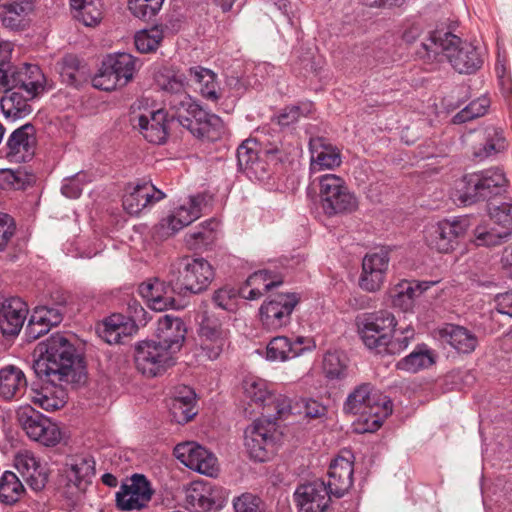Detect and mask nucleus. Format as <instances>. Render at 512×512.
<instances>
[{
  "instance_id": "nucleus-1",
  "label": "nucleus",
  "mask_w": 512,
  "mask_h": 512,
  "mask_svg": "<svg viewBox=\"0 0 512 512\" xmlns=\"http://www.w3.org/2000/svg\"><path fill=\"white\" fill-rule=\"evenodd\" d=\"M39 357L33 369L40 379L51 383H80L85 377V367L77 356L73 344L62 334H53L37 345Z\"/></svg>"
},
{
  "instance_id": "nucleus-2",
  "label": "nucleus",
  "mask_w": 512,
  "mask_h": 512,
  "mask_svg": "<svg viewBox=\"0 0 512 512\" xmlns=\"http://www.w3.org/2000/svg\"><path fill=\"white\" fill-rule=\"evenodd\" d=\"M421 47L423 51H417L421 57L434 60L443 54L459 73H473L483 64L481 53L473 44L449 32H433Z\"/></svg>"
},
{
  "instance_id": "nucleus-3",
  "label": "nucleus",
  "mask_w": 512,
  "mask_h": 512,
  "mask_svg": "<svg viewBox=\"0 0 512 512\" xmlns=\"http://www.w3.org/2000/svg\"><path fill=\"white\" fill-rule=\"evenodd\" d=\"M343 411L359 415L361 427H357V431L374 432L392 413V402L386 395L374 389L370 383H363L347 396Z\"/></svg>"
},
{
  "instance_id": "nucleus-4",
  "label": "nucleus",
  "mask_w": 512,
  "mask_h": 512,
  "mask_svg": "<svg viewBox=\"0 0 512 512\" xmlns=\"http://www.w3.org/2000/svg\"><path fill=\"white\" fill-rule=\"evenodd\" d=\"M214 278L212 265L204 258L183 257L170 266V279L178 294L200 293Z\"/></svg>"
},
{
  "instance_id": "nucleus-5",
  "label": "nucleus",
  "mask_w": 512,
  "mask_h": 512,
  "mask_svg": "<svg viewBox=\"0 0 512 512\" xmlns=\"http://www.w3.org/2000/svg\"><path fill=\"white\" fill-rule=\"evenodd\" d=\"M140 66V60L129 53L108 55L92 79L93 87L103 91L124 87L132 81Z\"/></svg>"
},
{
  "instance_id": "nucleus-6",
  "label": "nucleus",
  "mask_w": 512,
  "mask_h": 512,
  "mask_svg": "<svg viewBox=\"0 0 512 512\" xmlns=\"http://www.w3.org/2000/svg\"><path fill=\"white\" fill-rule=\"evenodd\" d=\"M318 185L320 205L326 215L334 216L357 210V197L339 175L324 174L318 178Z\"/></svg>"
},
{
  "instance_id": "nucleus-7",
  "label": "nucleus",
  "mask_w": 512,
  "mask_h": 512,
  "mask_svg": "<svg viewBox=\"0 0 512 512\" xmlns=\"http://www.w3.org/2000/svg\"><path fill=\"white\" fill-rule=\"evenodd\" d=\"M245 396L262 408L264 418H273L274 420L284 418L292 411L291 400L283 395L272 391L267 381L248 377L243 382Z\"/></svg>"
},
{
  "instance_id": "nucleus-8",
  "label": "nucleus",
  "mask_w": 512,
  "mask_h": 512,
  "mask_svg": "<svg viewBox=\"0 0 512 512\" xmlns=\"http://www.w3.org/2000/svg\"><path fill=\"white\" fill-rule=\"evenodd\" d=\"M276 420L273 418L256 419L244 433V445L251 459L264 462L275 451Z\"/></svg>"
},
{
  "instance_id": "nucleus-9",
  "label": "nucleus",
  "mask_w": 512,
  "mask_h": 512,
  "mask_svg": "<svg viewBox=\"0 0 512 512\" xmlns=\"http://www.w3.org/2000/svg\"><path fill=\"white\" fill-rule=\"evenodd\" d=\"M173 118L179 124L189 130L194 135H203L207 132V127L216 124L219 118L216 115L208 114L202 107L188 94L174 96L169 100Z\"/></svg>"
},
{
  "instance_id": "nucleus-10",
  "label": "nucleus",
  "mask_w": 512,
  "mask_h": 512,
  "mask_svg": "<svg viewBox=\"0 0 512 512\" xmlns=\"http://www.w3.org/2000/svg\"><path fill=\"white\" fill-rule=\"evenodd\" d=\"M356 324L365 346L377 352L385 345L387 336L394 331L397 322L389 311H378L359 315L356 318Z\"/></svg>"
},
{
  "instance_id": "nucleus-11",
  "label": "nucleus",
  "mask_w": 512,
  "mask_h": 512,
  "mask_svg": "<svg viewBox=\"0 0 512 512\" xmlns=\"http://www.w3.org/2000/svg\"><path fill=\"white\" fill-rule=\"evenodd\" d=\"M300 301L296 293L269 296L259 308V320L269 331H276L291 322L292 313Z\"/></svg>"
},
{
  "instance_id": "nucleus-12",
  "label": "nucleus",
  "mask_w": 512,
  "mask_h": 512,
  "mask_svg": "<svg viewBox=\"0 0 512 512\" xmlns=\"http://www.w3.org/2000/svg\"><path fill=\"white\" fill-rule=\"evenodd\" d=\"M135 364L144 376L156 377L175 364V356L156 340H146L135 348Z\"/></svg>"
},
{
  "instance_id": "nucleus-13",
  "label": "nucleus",
  "mask_w": 512,
  "mask_h": 512,
  "mask_svg": "<svg viewBox=\"0 0 512 512\" xmlns=\"http://www.w3.org/2000/svg\"><path fill=\"white\" fill-rule=\"evenodd\" d=\"M207 205V197L204 194L189 197L186 204L179 206L159 222L155 229L157 237L165 239L174 235L201 217Z\"/></svg>"
},
{
  "instance_id": "nucleus-14",
  "label": "nucleus",
  "mask_w": 512,
  "mask_h": 512,
  "mask_svg": "<svg viewBox=\"0 0 512 512\" xmlns=\"http://www.w3.org/2000/svg\"><path fill=\"white\" fill-rule=\"evenodd\" d=\"M507 183L502 170L498 168L488 169L466 177V190L463 202L472 204L479 200H486L500 193Z\"/></svg>"
},
{
  "instance_id": "nucleus-15",
  "label": "nucleus",
  "mask_w": 512,
  "mask_h": 512,
  "mask_svg": "<svg viewBox=\"0 0 512 512\" xmlns=\"http://www.w3.org/2000/svg\"><path fill=\"white\" fill-rule=\"evenodd\" d=\"M227 499V492L208 481H193L184 490V507L191 512H207L219 508Z\"/></svg>"
},
{
  "instance_id": "nucleus-16",
  "label": "nucleus",
  "mask_w": 512,
  "mask_h": 512,
  "mask_svg": "<svg viewBox=\"0 0 512 512\" xmlns=\"http://www.w3.org/2000/svg\"><path fill=\"white\" fill-rule=\"evenodd\" d=\"M200 347L205 355L217 359L229 345L230 331L213 315L205 314L198 328Z\"/></svg>"
},
{
  "instance_id": "nucleus-17",
  "label": "nucleus",
  "mask_w": 512,
  "mask_h": 512,
  "mask_svg": "<svg viewBox=\"0 0 512 512\" xmlns=\"http://www.w3.org/2000/svg\"><path fill=\"white\" fill-rule=\"evenodd\" d=\"M44 76L37 65L23 64L4 68L2 86L36 97L43 90Z\"/></svg>"
},
{
  "instance_id": "nucleus-18",
  "label": "nucleus",
  "mask_w": 512,
  "mask_h": 512,
  "mask_svg": "<svg viewBox=\"0 0 512 512\" xmlns=\"http://www.w3.org/2000/svg\"><path fill=\"white\" fill-rule=\"evenodd\" d=\"M468 226L467 219L440 221L427 229V244L440 253H448L453 250L456 240L466 233Z\"/></svg>"
},
{
  "instance_id": "nucleus-19",
  "label": "nucleus",
  "mask_w": 512,
  "mask_h": 512,
  "mask_svg": "<svg viewBox=\"0 0 512 512\" xmlns=\"http://www.w3.org/2000/svg\"><path fill=\"white\" fill-rule=\"evenodd\" d=\"M175 457L186 467L207 476L218 472L217 458L213 453L195 442H185L174 448Z\"/></svg>"
},
{
  "instance_id": "nucleus-20",
  "label": "nucleus",
  "mask_w": 512,
  "mask_h": 512,
  "mask_svg": "<svg viewBox=\"0 0 512 512\" xmlns=\"http://www.w3.org/2000/svg\"><path fill=\"white\" fill-rule=\"evenodd\" d=\"M334 497L322 480H315L297 487L294 499L299 512H327Z\"/></svg>"
},
{
  "instance_id": "nucleus-21",
  "label": "nucleus",
  "mask_w": 512,
  "mask_h": 512,
  "mask_svg": "<svg viewBox=\"0 0 512 512\" xmlns=\"http://www.w3.org/2000/svg\"><path fill=\"white\" fill-rule=\"evenodd\" d=\"M153 495V490L147 478L141 474L131 477L129 484H123L116 493V504L120 510H140L147 506Z\"/></svg>"
},
{
  "instance_id": "nucleus-22",
  "label": "nucleus",
  "mask_w": 512,
  "mask_h": 512,
  "mask_svg": "<svg viewBox=\"0 0 512 512\" xmlns=\"http://www.w3.org/2000/svg\"><path fill=\"white\" fill-rule=\"evenodd\" d=\"M36 131L32 124H24L15 129L8 137L3 148L6 159L10 162H26L35 153Z\"/></svg>"
},
{
  "instance_id": "nucleus-23",
  "label": "nucleus",
  "mask_w": 512,
  "mask_h": 512,
  "mask_svg": "<svg viewBox=\"0 0 512 512\" xmlns=\"http://www.w3.org/2000/svg\"><path fill=\"white\" fill-rule=\"evenodd\" d=\"M388 265L389 255L386 250L367 253L362 261L360 287L367 292L378 291L384 283Z\"/></svg>"
},
{
  "instance_id": "nucleus-24",
  "label": "nucleus",
  "mask_w": 512,
  "mask_h": 512,
  "mask_svg": "<svg viewBox=\"0 0 512 512\" xmlns=\"http://www.w3.org/2000/svg\"><path fill=\"white\" fill-rule=\"evenodd\" d=\"M14 467L34 491L42 490L48 481L47 464L27 449L20 450L14 456Z\"/></svg>"
},
{
  "instance_id": "nucleus-25",
  "label": "nucleus",
  "mask_w": 512,
  "mask_h": 512,
  "mask_svg": "<svg viewBox=\"0 0 512 512\" xmlns=\"http://www.w3.org/2000/svg\"><path fill=\"white\" fill-rule=\"evenodd\" d=\"M64 301L56 305H40L34 308L26 327V335L29 340H36L48 333L54 326L63 320Z\"/></svg>"
},
{
  "instance_id": "nucleus-26",
  "label": "nucleus",
  "mask_w": 512,
  "mask_h": 512,
  "mask_svg": "<svg viewBox=\"0 0 512 512\" xmlns=\"http://www.w3.org/2000/svg\"><path fill=\"white\" fill-rule=\"evenodd\" d=\"M336 457L329 466L328 490L335 498L343 497L353 483V456L350 452Z\"/></svg>"
},
{
  "instance_id": "nucleus-27",
  "label": "nucleus",
  "mask_w": 512,
  "mask_h": 512,
  "mask_svg": "<svg viewBox=\"0 0 512 512\" xmlns=\"http://www.w3.org/2000/svg\"><path fill=\"white\" fill-rule=\"evenodd\" d=\"M315 347V341L309 337L299 336L292 342L287 337L277 336L267 345L266 355L271 361H286L312 351Z\"/></svg>"
},
{
  "instance_id": "nucleus-28",
  "label": "nucleus",
  "mask_w": 512,
  "mask_h": 512,
  "mask_svg": "<svg viewBox=\"0 0 512 512\" xmlns=\"http://www.w3.org/2000/svg\"><path fill=\"white\" fill-rule=\"evenodd\" d=\"M95 475V461L89 456L73 458L66 465L65 477L69 488V497L82 493Z\"/></svg>"
},
{
  "instance_id": "nucleus-29",
  "label": "nucleus",
  "mask_w": 512,
  "mask_h": 512,
  "mask_svg": "<svg viewBox=\"0 0 512 512\" xmlns=\"http://www.w3.org/2000/svg\"><path fill=\"white\" fill-rule=\"evenodd\" d=\"M140 295L145 298L151 307L156 311H163L174 306V293H177L174 285L171 283L170 272L168 273V283L157 278L142 283L139 286Z\"/></svg>"
},
{
  "instance_id": "nucleus-30",
  "label": "nucleus",
  "mask_w": 512,
  "mask_h": 512,
  "mask_svg": "<svg viewBox=\"0 0 512 512\" xmlns=\"http://www.w3.org/2000/svg\"><path fill=\"white\" fill-rule=\"evenodd\" d=\"M187 86L194 88L204 99L217 102L222 98V90L217 74L202 66H192L187 71Z\"/></svg>"
},
{
  "instance_id": "nucleus-31",
  "label": "nucleus",
  "mask_w": 512,
  "mask_h": 512,
  "mask_svg": "<svg viewBox=\"0 0 512 512\" xmlns=\"http://www.w3.org/2000/svg\"><path fill=\"white\" fill-rule=\"evenodd\" d=\"M134 127H137L143 137L154 144H162L168 135L167 113L163 109L140 114L133 119Z\"/></svg>"
},
{
  "instance_id": "nucleus-32",
  "label": "nucleus",
  "mask_w": 512,
  "mask_h": 512,
  "mask_svg": "<svg viewBox=\"0 0 512 512\" xmlns=\"http://www.w3.org/2000/svg\"><path fill=\"white\" fill-rule=\"evenodd\" d=\"M33 10V0H0V20L12 30L25 29Z\"/></svg>"
},
{
  "instance_id": "nucleus-33",
  "label": "nucleus",
  "mask_w": 512,
  "mask_h": 512,
  "mask_svg": "<svg viewBox=\"0 0 512 512\" xmlns=\"http://www.w3.org/2000/svg\"><path fill=\"white\" fill-rule=\"evenodd\" d=\"M138 330L135 320L121 314H113L97 327V333L109 344H121Z\"/></svg>"
},
{
  "instance_id": "nucleus-34",
  "label": "nucleus",
  "mask_w": 512,
  "mask_h": 512,
  "mask_svg": "<svg viewBox=\"0 0 512 512\" xmlns=\"http://www.w3.org/2000/svg\"><path fill=\"white\" fill-rule=\"evenodd\" d=\"M186 328L180 318L165 315L158 320L157 338L172 355H176L185 340Z\"/></svg>"
},
{
  "instance_id": "nucleus-35",
  "label": "nucleus",
  "mask_w": 512,
  "mask_h": 512,
  "mask_svg": "<svg viewBox=\"0 0 512 512\" xmlns=\"http://www.w3.org/2000/svg\"><path fill=\"white\" fill-rule=\"evenodd\" d=\"M165 194L156 189L151 183H138L123 198V207L131 215L140 213L149 205L162 200Z\"/></svg>"
},
{
  "instance_id": "nucleus-36",
  "label": "nucleus",
  "mask_w": 512,
  "mask_h": 512,
  "mask_svg": "<svg viewBox=\"0 0 512 512\" xmlns=\"http://www.w3.org/2000/svg\"><path fill=\"white\" fill-rule=\"evenodd\" d=\"M28 308L26 303L18 298L6 299L0 309V329L4 335H17L26 319Z\"/></svg>"
},
{
  "instance_id": "nucleus-37",
  "label": "nucleus",
  "mask_w": 512,
  "mask_h": 512,
  "mask_svg": "<svg viewBox=\"0 0 512 512\" xmlns=\"http://www.w3.org/2000/svg\"><path fill=\"white\" fill-rule=\"evenodd\" d=\"M282 278L267 270H260L250 275L239 289V295L247 300H257L266 292L282 284Z\"/></svg>"
},
{
  "instance_id": "nucleus-38",
  "label": "nucleus",
  "mask_w": 512,
  "mask_h": 512,
  "mask_svg": "<svg viewBox=\"0 0 512 512\" xmlns=\"http://www.w3.org/2000/svg\"><path fill=\"white\" fill-rule=\"evenodd\" d=\"M168 406L174 422L187 423L196 415L195 392L188 386L176 388Z\"/></svg>"
},
{
  "instance_id": "nucleus-39",
  "label": "nucleus",
  "mask_w": 512,
  "mask_h": 512,
  "mask_svg": "<svg viewBox=\"0 0 512 512\" xmlns=\"http://www.w3.org/2000/svg\"><path fill=\"white\" fill-rule=\"evenodd\" d=\"M27 388V379L24 372L14 366L8 365L0 369V396L5 400L20 399Z\"/></svg>"
},
{
  "instance_id": "nucleus-40",
  "label": "nucleus",
  "mask_w": 512,
  "mask_h": 512,
  "mask_svg": "<svg viewBox=\"0 0 512 512\" xmlns=\"http://www.w3.org/2000/svg\"><path fill=\"white\" fill-rule=\"evenodd\" d=\"M64 383H51L41 387L40 390L32 389L30 393L31 401L46 411H55L62 408L67 400Z\"/></svg>"
},
{
  "instance_id": "nucleus-41",
  "label": "nucleus",
  "mask_w": 512,
  "mask_h": 512,
  "mask_svg": "<svg viewBox=\"0 0 512 512\" xmlns=\"http://www.w3.org/2000/svg\"><path fill=\"white\" fill-rule=\"evenodd\" d=\"M35 97H27V93L6 88L0 99V107L6 118L22 119L32 112L29 101Z\"/></svg>"
},
{
  "instance_id": "nucleus-42",
  "label": "nucleus",
  "mask_w": 512,
  "mask_h": 512,
  "mask_svg": "<svg viewBox=\"0 0 512 512\" xmlns=\"http://www.w3.org/2000/svg\"><path fill=\"white\" fill-rule=\"evenodd\" d=\"M310 171L318 173L324 170H333L342 163L340 150L330 144L311 143Z\"/></svg>"
},
{
  "instance_id": "nucleus-43",
  "label": "nucleus",
  "mask_w": 512,
  "mask_h": 512,
  "mask_svg": "<svg viewBox=\"0 0 512 512\" xmlns=\"http://www.w3.org/2000/svg\"><path fill=\"white\" fill-rule=\"evenodd\" d=\"M479 144L474 147L473 154L476 158H486L495 153L501 152L506 147L505 137L500 128L488 126L477 134Z\"/></svg>"
},
{
  "instance_id": "nucleus-44",
  "label": "nucleus",
  "mask_w": 512,
  "mask_h": 512,
  "mask_svg": "<svg viewBox=\"0 0 512 512\" xmlns=\"http://www.w3.org/2000/svg\"><path fill=\"white\" fill-rule=\"evenodd\" d=\"M154 80L160 90L171 94V99L174 96L186 94L184 91L187 86V75L171 67H159L154 74Z\"/></svg>"
},
{
  "instance_id": "nucleus-45",
  "label": "nucleus",
  "mask_w": 512,
  "mask_h": 512,
  "mask_svg": "<svg viewBox=\"0 0 512 512\" xmlns=\"http://www.w3.org/2000/svg\"><path fill=\"white\" fill-rule=\"evenodd\" d=\"M70 6L75 19L85 26L98 25L103 17L101 0H70Z\"/></svg>"
},
{
  "instance_id": "nucleus-46",
  "label": "nucleus",
  "mask_w": 512,
  "mask_h": 512,
  "mask_svg": "<svg viewBox=\"0 0 512 512\" xmlns=\"http://www.w3.org/2000/svg\"><path fill=\"white\" fill-rule=\"evenodd\" d=\"M442 337L457 351L471 353L475 350L478 339L471 331L462 326L449 325L442 330Z\"/></svg>"
},
{
  "instance_id": "nucleus-47",
  "label": "nucleus",
  "mask_w": 512,
  "mask_h": 512,
  "mask_svg": "<svg viewBox=\"0 0 512 512\" xmlns=\"http://www.w3.org/2000/svg\"><path fill=\"white\" fill-rule=\"evenodd\" d=\"M435 363V356L426 345L418 346L409 355L397 362L396 368L409 373L427 369Z\"/></svg>"
},
{
  "instance_id": "nucleus-48",
  "label": "nucleus",
  "mask_w": 512,
  "mask_h": 512,
  "mask_svg": "<svg viewBox=\"0 0 512 512\" xmlns=\"http://www.w3.org/2000/svg\"><path fill=\"white\" fill-rule=\"evenodd\" d=\"M26 490L18 476L12 471H5L0 477V502L12 506L19 502Z\"/></svg>"
},
{
  "instance_id": "nucleus-49",
  "label": "nucleus",
  "mask_w": 512,
  "mask_h": 512,
  "mask_svg": "<svg viewBox=\"0 0 512 512\" xmlns=\"http://www.w3.org/2000/svg\"><path fill=\"white\" fill-rule=\"evenodd\" d=\"M349 360L339 351H329L323 359V371L330 380H341L348 375Z\"/></svg>"
},
{
  "instance_id": "nucleus-50",
  "label": "nucleus",
  "mask_w": 512,
  "mask_h": 512,
  "mask_svg": "<svg viewBox=\"0 0 512 512\" xmlns=\"http://www.w3.org/2000/svg\"><path fill=\"white\" fill-rule=\"evenodd\" d=\"M45 416L33 409L31 406H26L18 410L17 420L21 427L25 430L28 437L35 441L36 437L42 432Z\"/></svg>"
},
{
  "instance_id": "nucleus-51",
  "label": "nucleus",
  "mask_w": 512,
  "mask_h": 512,
  "mask_svg": "<svg viewBox=\"0 0 512 512\" xmlns=\"http://www.w3.org/2000/svg\"><path fill=\"white\" fill-rule=\"evenodd\" d=\"M218 226L219 223L215 219L202 222L193 232L186 234V243L195 248L212 243L215 239V232Z\"/></svg>"
},
{
  "instance_id": "nucleus-52",
  "label": "nucleus",
  "mask_w": 512,
  "mask_h": 512,
  "mask_svg": "<svg viewBox=\"0 0 512 512\" xmlns=\"http://www.w3.org/2000/svg\"><path fill=\"white\" fill-rule=\"evenodd\" d=\"M34 180V175L28 173L24 168L0 170V187L3 189H24Z\"/></svg>"
},
{
  "instance_id": "nucleus-53",
  "label": "nucleus",
  "mask_w": 512,
  "mask_h": 512,
  "mask_svg": "<svg viewBox=\"0 0 512 512\" xmlns=\"http://www.w3.org/2000/svg\"><path fill=\"white\" fill-rule=\"evenodd\" d=\"M238 166L241 170L256 173L261 163L258 159V144L255 140H245L237 149Z\"/></svg>"
},
{
  "instance_id": "nucleus-54",
  "label": "nucleus",
  "mask_w": 512,
  "mask_h": 512,
  "mask_svg": "<svg viewBox=\"0 0 512 512\" xmlns=\"http://www.w3.org/2000/svg\"><path fill=\"white\" fill-rule=\"evenodd\" d=\"M164 38L162 28L155 26L148 30H142L135 35L134 43L137 50L141 53L154 52L161 44Z\"/></svg>"
},
{
  "instance_id": "nucleus-55",
  "label": "nucleus",
  "mask_w": 512,
  "mask_h": 512,
  "mask_svg": "<svg viewBox=\"0 0 512 512\" xmlns=\"http://www.w3.org/2000/svg\"><path fill=\"white\" fill-rule=\"evenodd\" d=\"M509 235V230H501L496 225L489 228L479 225L475 229V242L478 246H496L501 244Z\"/></svg>"
},
{
  "instance_id": "nucleus-56",
  "label": "nucleus",
  "mask_w": 512,
  "mask_h": 512,
  "mask_svg": "<svg viewBox=\"0 0 512 512\" xmlns=\"http://www.w3.org/2000/svg\"><path fill=\"white\" fill-rule=\"evenodd\" d=\"M490 101L486 97H480L471 101L465 108L453 116L454 124H462L477 117L483 116L489 107Z\"/></svg>"
},
{
  "instance_id": "nucleus-57",
  "label": "nucleus",
  "mask_w": 512,
  "mask_h": 512,
  "mask_svg": "<svg viewBox=\"0 0 512 512\" xmlns=\"http://www.w3.org/2000/svg\"><path fill=\"white\" fill-rule=\"evenodd\" d=\"M313 109L312 102H302L298 105L287 106L277 116V124L281 127H287L297 122L300 117L308 116Z\"/></svg>"
},
{
  "instance_id": "nucleus-58",
  "label": "nucleus",
  "mask_w": 512,
  "mask_h": 512,
  "mask_svg": "<svg viewBox=\"0 0 512 512\" xmlns=\"http://www.w3.org/2000/svg\"><path fill=\"white\" fill-rule=\"evenodd\" d=\"M413 336L414 331L411 328H406L400 333V335L395 336L393 339H391L390 336H387L385 345L380 347L376 353L388 355L400 354L408 347Z\"/></svg>"
},
{
  "instance_id": "nucleus-59",
  "label": "nucleus",
  "mask_w": 512,
  "mask_h": 512,
  "mask_svg": "<svg viewBox=\"0 0 512 512\" xmlns=\"http://www.w3.org/2000/svg\"><path fill=\"white\" fill-rule=\"evenodd\" d=\"M164 0H128L130 12L137 18L150 19L161 9Z\"/></svg>"
},
{
  "instance_id": "nucleus-60",
  "label": "nucleus",
  "mask_w": 512,
  "mask_h": 512,
  "mask_svg": "<svg viewBox=\"0 0 512 512\" xmlns=\"http://www.w3.org/2000/svg\"><path fill=\"white\" fill-rule=\"evenodd\" d=\"M490 220L501 230L512 232V204L502 202L489 209Z\"/></svg>"
},
{
  "instance_id": "nucleus-61",
  "label": "nucleus",
  "mask_w": 512,
  "mask_h": 512,
  "mask_svg": "<svg viewBox=\"0 0 512 512\" xmlns=\"http://www.w3.org/2000/svg\"><path fill=\"white\" fill-rule=\"evenodd\" d=\"M233 507L235 512H264L262 500L252 493H243L235 497Z\"/></svg>"
},
{
  "instance_id": "nucleus-62",
  "label": "nucleus",
  "mask_w": 512,
  "mask_h": 512,
  "mask_svg": "<svg viewBox=\"0 0 512 512\" xmlns=\"http://www.w3.org/2000/svg\"><path fill=\"white\" fill-rule=\"evenodd\" d=\"M81 62L75 55H67L62 59L60 75L64 82L76 84L79 81Z\"/></svg>"
},
{
  "instance_id": "nucleus-63",
  "label": "nucleus",
  "mask_w": 512,
  "mask_h": 512,
  "mask_svg": "<svg viewBox=\"0 0 512 512\" xmlns=\"http://www.w3.org/2000/svg\"><path fill=\"white\" fill-rule=\"evenodd\" d=\"M237 295H239V290L237 291L230 286H224L214 292L212 300L217 307L223 310L232 311L234 309V301Z\"/></svg>"
},
{
  "instance_id": "nucleus-64",
  "label": "nucleus",
  "mask_w": 512,
  "mask_h": 512,
  "mask_svg": "<svg viewBox=\"0 0 512 512\" xmlns=\"http://www.w3.org/2000/svg\"><path fill=\"white\" fill-rule=\"evenodd\" d=\"M61 439V432L59 427L53 423L49 418L45 417L42 432L36 437L35 441L40 442L45 446H54Z\"/></svg>"
}]
</instances>
